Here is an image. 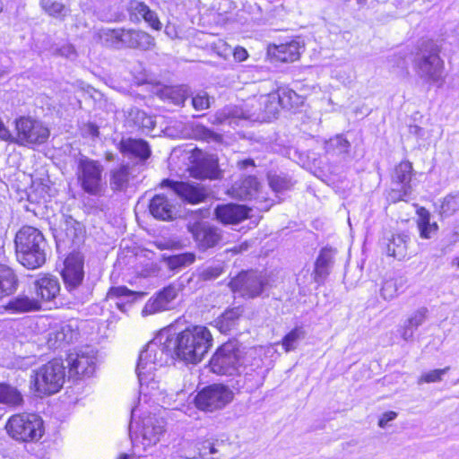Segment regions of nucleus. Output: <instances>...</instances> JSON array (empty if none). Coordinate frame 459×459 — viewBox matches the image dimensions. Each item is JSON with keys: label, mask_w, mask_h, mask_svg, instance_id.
<instances>
[{"label": "nucleus", "mask_w": 459, "mask_h": 459, "mask_svg": "<svg viewBox=\"0 0 459 459\" xmlns=\"http://www.w3.org/2000/svg\"><path fill=\"white\" fill-rule=\"evenodd\" d=\"M212 335L204 325H192L178 333L171 328L160 331L141 351L135 372L139 383L148 380L157 367L178 359L186 363L197 364L212 346Z\"/></svg>", "instance_id": "f257e3e1"}, {"label": "nucleus", "mask_w": 459, "mask_h": 459, "mask_svg": "<svg viewBox=\"0 0 459 459\" xmlns=\"http://www.w3.org/2000/svg\"><path fill=\"white\" fill-rule=\"evenodd\" d=\"M18 262L28 269L41 267L47 260L48 242L43 233L32 226H22L14 238Z\"/></svg>", "instance_id": "f03ea898"}, {"label": "nucleus", "mask_w": 459, "mask_h": 459, "mask_svg": "<svg viewBox=\"0 0 459 459\" xmlns=\"http://www.w3.org/2000/svg\"><path fill=\"white\" fill-rule=\"evenodd\" d=\"M440 47L433 39H422L419 42L414 57L416 73L426 82L438 86L445 82L444 61L440 56Z\"/></svg>", "instance_id": "7ed1b4c3"}, {"label": "nucleus", "mask_w": 459, "mask_h": 459, "mask_svg": "<svg viewBox=\"0 0 459 459\" xmlns=\"http://www.w3.org/2000/svg\"><path fill=\"white\" fill-rule=\"evenodd\" d=\"M84 257L80 253H71L64 262L61 276L65 290L74 302L84 303L91 295V288L84 284Z\"/></svg>", "instance_id": "20e7f679"}, {"label": "nucleus", "mask_w": 459, "mask_h": 459, "mask_svg": "<svg viewBox=\"0 0 459 459\" xmlns=\"http://www.w3.org/2000/svg\"><path fill=\"white\" fill-rule=\"evenodd\" d=\"M75 176L78 186L85 194L96 197L104 195L107 183L104 166L100 160L80 154L76 159Z\"/></svg>", "instance_id": "39448f33"}, {"label": "nucleus", "mask_w": 459, "mask_h": 459, "mask_svg": "<svg viewBox=\"0 0 459 459\" xmlns=\"http://www.w3.org/2000/svg\"><path fill=\"white\" fill-rule=\"evenodd\" d=\"M228 287L244 299L265 298L272 287L269 276L264 272L255 270L241 271L230 278Z\"/></svg>", "instance_id": "423d86ee"}, {"label": "nucleus", "mask_w": 459, "mask_h": 459, "mask_svg": "<svg viewBox=\"0 0 459 459\" xmlns=\"http://www.w3.org/2000/svg\"><path fill=\"white\" fill-rule=\"evenodd\" d=\"M245 347L237 339H231L221 345L210 359L211 370L221 376H233L238 373L243 364Z\"/></svg>", "instance_id": "0eeeda50"}, {"label": "nucleus", "mask_w": 459, "mask_h": 459, "mask_svg": "<svg viewBox=\"0 0 459 459\" xmlns=\"http://www.w3.org/2000/svg\"><path fill=\"white\" fill-rule=\"evenodd\" d=\"M65 368L60 359H53L33 371L31 384L39 394L50 395L57 393L63 386Z\"/></svg>", "instance_id": "6e6552de"}, {"label": "nucleus", "mask_w": 459, "mask_h": 459, "mask_svg": "<svg viewBox=\"0 0 459 459\" xmlns=\"http://www.w3.org/2000/svg\"><path fill=\"white\" fill-rule=\"evenodd\" d=\"M5 428L10 437L22 442L38 441L44 433L43 420L36 413L13 415Z\"/></svg>", "instance_id": "1a4fd4ad"}, {"label": "nucleus", "mask_w": 459, "mask_h": 459, "mask_svg": "<svg viewBox=\"0 0 459 459\" xmlns=\"http://www.w3.org/2000/svg\"><path fill=\"white\" fill-rule=\"evenodd\" d=\"M15 143L22 146L41 145L50 134L49 129L42 122L30 117L15 119Z\"/></svg>", "instance_id": "9d476101"}, {"label": "nucleus", "mask_w": 459, "mask_h": 459, "mask_svg": "<svg viewBox=\"0 0 459 459\" xmlns=\"http://www.w3.org/2000/svg\"><path fill=\"white\" fill-rule=\"evenodd\" d=\"M233 398L231 390L222 384H212L202 388L194 398L201 411H214L224 408Z\"/></svg>", "instance_id": "9b49d317"}, {"label": "nucleus", "mask_w": 459, "mask_h": 459, "mask_svg": "<svg viewBox=\"0 0 459 459\" xmlns=\"http://www.w3.org/2000/svg\"><path fill=\"white\" fill-rule=\"evenodd\" d=\"M412 173V164L409 161H402L395 166L391 177L388 200L392 203L408 201L414 188V184L411 180Z\"/></svg>", "instance_id": "f8f14e48"}, {"label": "nucleus", "mask_w": 459, "mask_h": 459, "mask_svg": "<svg viewBox=\"0 0 459 459\" xmlns=\"http://www.w3.org/2000/svg\"><path fill=\"white\" fill-rule=\"evenodd\" d=\"M97 351L91 346H84L67 356L69 377H91L96 368Z\"/></svg>", "instance_id": "ddd939ff"}, {"label": "nucleus", "mask_w": 459, "mask_h": 459, "mask_svg": "<svg viewBox=\"0 0 459 459\" xmlns=\"http://www.w3.org/2000/svg\"><path fill=\"white\" fill-rule=\"evenodd\" d=\"M85 233L84 226L70 215L62 214L57 228L53 229V236L56 246L77 245L83 239Z\"/></svg>", "instance_id": "4468645a"}, {"label": "nucleus", "mask_w": 459, "mask_h": 459, "mask_svg": "<svg viewBox=\"0 0 459 459\" xmlns=\"http://www.w3.org/2000/svg\"><path fill=\"white\" fill-rule=\"evenodd\" d=\"M188 230L199 252L214 248L222 241L221 230L208 222H195Z\"/></svg>", "instance_id": "2eb2a0df"}, {"label": "nucleus", "mask_w": 459, "mask_h": 459, "mask_svg": "<svg viewBox=\"0 0 459 459\" xmlns=\"http://www.w3.org/2000/svg\"><path fill=\"white\" fill-rule=\"evenodd\" d=\"M161 186L171 189L183 202L196 204L208 197V193L200 184L175 181L169 178L161 182Z\"/></svg>", "instance_id": "dca6fc26"}, {"label": "nucleus", "mask_w": 459, "mask_h": 459, "mask_svg": "<svg viewBox=\"0 0 459 459\" xmlns=\"http://www.w3.org/2000/svg\"><path fill=\"white\" fill-rule=\"evenodd\" d=\"M178 294V288L172 284L162 288L148 299L142 314L147 316L174 308Z\"/></svg>", "instance_id": "f3484780"}, {"label": "nucleus", "mask_w": 459, "mask_h": 459, "mask_svg": "<svg viewBox=\"0 0 459 459\" xmlns=\"http://www.w3.org/2000/svg\"><path fill=\"white\" fill-rule=\"evenodd\" d=\"M337 250L333 247H323L315 261L311 274L314 281L319 286L325 283L335 263Z\"/></svg>", "instance_id": "a211bd4d"}, {"label": "nucleus", "mask_w": 459, "mask_h": 459, "mask_svg": "<svg viewBox=\"0 0 459 459\" xmlns=\"http://www.w3.org/2000/svg\"><path fill=\"white\" fill-rule=\"evenodd\" d=\"M304 45L298 39L281 43L279 45H269L267 53L268 56L274 61L281 63H292L298 60L300 56L301 49Z\"/></svg>", "instance_id": "6ab92c4d"}, {"label": "nucleus", "mask_w": 459, "mask_h": 459, "mask_svg": "<svg viewBox=\"0 0 459 459\" xmlns=\"http://www.w3.org/2000/svg\"><path fill=\"white\" fill-rule=\"evenodd\" d=\"M121 48H134L142 51H148L155 47V39L146 31L141 30L123 28L122 39H120Z\"/></svg>", "instance_id": "aec40b11"}, {"label": "nucleus", "mask_w": 459, "mask_h": 459, "mask_svg": "<svg viewBox=\"0 0 459 459\" xmlns=\"http://www.w3.org/2000/svg\"><path fill=\"white\" fill-rule=\"evenodd\" d=\"M32 290L39 301H51L60 294L61 287L57 277L45 274L33 281Z\"/></svg>", "instance_id": "412c9836"}, {"label": "nucleus", "mask_w": 459, "mask_h": 459, "mask_svg": "<svg viewBox=\"0 0 459 459\" xmlns=\"http://www.w3.org/2000/svg\"><path fill=\"white\" fill-rule=\"evenodd\" d=\"M214 216L223 224H238L248 217V209L235 204H221L214 209Z\"/></svg>", "instance_id": "4be33fe9"}, {"label": "nucleus", "mask_w": 459, "mask_h": 459, "mask_svg": "<svg viewBox=\"0 0 459 459\" xmlns=\"http://www.w3.org/2000/svg\"><path fill=\"white\" fill-rule=\"evenodd\" d=\"M190 174L193 178L199 179L218 178L221 174L218 159L214 155L203 156L191 166Z\"/></svg>", "instance_id": "5701e85b"}, {"label": "nucleus", "mask_w": 459, "mask_h": 459, "mask_svg": "<svg viewBox=\"0 0 459 459\" xmlns=\"http://www.w3.org/2000/svg\"><path fill=\"white\" fill-rule=\"evenodd\" d=\"M119 151L125 156L137 159L140 161L146 160L151 156V148L148 143L143 139H122L118 144Z\"/></svg>", "instance_id": "b1692460"}, {"label": "nucleus", "mask_w": 459, "mask_h": 459, "mask_svg": "<svg viewBox=\"0 0 459 459\" xmlns=\"http://www.w3.org/2000/svg\"><path fill=\"white\" fill-rule=\"evenodd\" d=\"M244 312L243 306L229 307L214 320L215 326L221 333H230L232 330L237 329Z\"/></svg>", "instance_id": "393cba45"}, {"label": "nucleus", "mask_w": 459, "mask_h": 459, "mask_svg": "<svg viewBox=\"0 0 459 459\" xmlns=\"http://www.w3.org/2000/svg\"><path fill=\"white\" fill-rule=\"evenodd\" d=\"M150 213L157 220L172 221L175 214V206L164 195H154L149 203Z\"/></svg>", "instance_id": "a878e982"}, {"label": "nucleus", "mask_w": 459, "mask_h": 459, "mask_svg": "<svg viewBox=\"0 0 459 459\" xmlns=\"http://www.w3.org/2000/svg\"><path fill=\"white\" fill-rule=\"evenodd\" d=\"M134 178L128 164H121L109 171V186L115 192H126Z\"/></svg>", "instance_id": "bb28decb"}, {"label": "nucleus", "mask_w": 459, "mask_h": 459, "mask_svg": "<svg viewBox=\"0 0 459 459\" xmlns=\"http://www.w3.org/2000/svg\"><path fill=\"white\" fill-rule=\"evenodd\" d=\"M164 432V421L155 416H148L142 420L141 435L146 445H154Z\"/></svg>", "instance_id": "cd10ccee"}, {"label": "nucleus", "mask_w": 459, "mask_h": 459, "mask_svg": "<svg viewBox=\"0 0 459 459\" xmlns=\"http://www.w3.org/2000/svg\"><path fill=\"white\" fill-rule=\"evenodd\" d=\"M0 403L10 409L18 410L24 406L25 400L16 386L6 382H0Z\"/></svg>", "instance_id": "c85d7f7f"}, {"label": "nucleus", "mask_w": 459, "mask_h": 459, "mask_svg": "<svg viewBox=\"0 0 459 459\" xmlns=\"http://www.w3.org/2000/svg\"><path fill=\"white\" fill-rule=\"evenodd\" d=\"M4 308L13 314H22L38 311L41 308V305L38 299L18 295L9 299Z\"/></svg>", "instance_id": "c756f323"}, {"label": "nucleus", "mask_w": 459, "mask_h": 459, "mask_svg": "<svg viewBox=\"0 0 459 459\" xmlns=\"http://www.w3.org/2000/svg\"><path fill=\"white\" fill-rule=\"evenodd\" d=\"M19 286L18 276L14 270L0 264V300L13 294Z\"/></svg>", "instance_id": "7c9ffc66"}, {"label": "nucleus", "mask_w": 459, "mask_h": 459, "mask_svg": "<svg viewBox=\"0 0 459 459\" xmlns=\"http://www.w3.org/2000/svg\"><path fill=\"white\" fill-rule=\"evenodd\" d=\"M260 187V183L255 176H247L232 186V192L237 198L251 200L255 198Z\"/></svg>", "instance_id": "2f4dec72"}, {"label": "nucleus", "mask_w": 459, "mask_h": 459, "mask_svg": "<svg viewBox=\"0 0 459 459\" xmlns=\"http://www.w3.org/2000/svg\"><path fill=\"white\" fill-rule=\"evenodd\" d=\"M160 97L174 105H183L190 96L191 91L187 85L165 86L159 91Z\"/></svg>", "instance_id": "473e14b6"}, {"label": "nucleus", "mask_w": 459, "mask_h": 459, "mask_svg": "<svg viewBox=\"0 0 459 459\" xmlns=\"http://www.w3.org/2000/svg\"><path fill=\"white\" fill-rule=\"evenodd\" d=\"M196 260L194 252H184L177 255H163L162 261L169 271L179 272L193 264Z\"/></svg>", "instance_id": "72a5a7b5"}, {"label": "nucleus", "mask_w": 459, "mask_h": 459, "mask_svg": "<svg viewBox=\"0 0 459 459\" xmlns=\"http://www.w3.org/2000/svg\"><path fill=\"white\" fill-rule=\"evenodd\" d=\"M126 121L129 125H133L135 127L141 128L143 131H151L155 127L156 122L152 116H149L143 110L134 107L131 108L127 112Z\"/></svg>", "instance_id": "f704fd0d"}, {"label": "nucleus", "mask_w": 459, "mask_h": 459, "mask_svg": "<svg viewBox=\"0 0 459 459\" xmlns=\"http://www.w3.org/2000/svg\"><path fill=\"white\" fill-rule=\"evenodd\" d=\"M409 240L410 238L407 234H393L386 243L387 255L398 260L403 259L407 255V243Z\"/></svg>", "instance_id": "c9c22d12"}, {"label": "nucleus", "mask_w": 459, "mask_h": 459, "mask_svg": "<svg viewBox=\"0 0 459 459\" xmlns=\"http://www.w3.org/2000/svg\"><path fill=\"white\" fill-rule=\"evenodd\" d=\"M241 117L242 109L236 106H226L215 113L212 121L213 124L232 126L237 125L238 119Z\"/></svg>", "instance_id": "e433bc0d"}, {"label": "nucleus", "mask_w": 459, "mask_h": 459, "mask_svg": "<svg viewBox=\"0 0 459 459\" xmlns=\"http://www.w3.org/2000/svg\"><path fill=\"white\" fill-rule=\"evenodd\" d=\"M406 282V279L402 276L385 280L380 290L381 296L384 299H393L404 291Z\"/></svg>", "instance_id": "4c0bfd02"}, {"label": "nucleus", "mask_w": 459, "mask_h": 459, "mask_svg": "<svg viewBox=\"0 0 459 459\" xmlns=\"http://www.w3.org/2000/svg\"><path fill=\"white\" fill-rule=\"evenodd\" d=\"M350 148V142L342 134H337L325 143V152L332 156L346 155Z\"/></svg>", "instance_id": "58836bf2"}, {"label": "nucleus", "mask_w": 459, "mask_h": 459, "mask_svg": "<svg viewBox=\"0 0 459 459\" xmlns=\"http://www.w3.org/2000/svg\"><path fill=\"white\" fill-rule=\"evenodd\" d=\"M224 273L225 265L223 263H218L199 266L195 271V276L199 281H211L218 279Z\"/></svg>", "instance_id": "ea45409f"}, {"label": "nucleus", "mask_w": 459, "mask_h": 459, "mask_svg": "<svg viewBox=\"0 0 459 459\" xmlns=\"http://www.w3.org/2000/svg\"><path fill=\"white\" fill-rule=\"evenodd\" d=\"M123 28L102 29L100 31V39L106 47L121 49Z\"/></svg>", "instance_id": "a19ab883"}, {"label": "nucleus", "mask_w": 459, "mask_h": 459, "mask_svg": "<svg viewBox=\"0 0 459 459\" xmlns=\"http://www.w3.org/2000/svg\"><path fill=\"white\" fill-rule=\"evenodd\" d=\"M262 104L264 105V119L271 120L277 117V115L281 108L278 100L279 97L275 96L274 93H271L267 96L262 97Z\"/></svg>", "instance_id": "79ce46f5"}, {"label": "nucleus", "mask_w": 459, "mask_h": 459, "mask_svg": "<svg viewBox=\"0 0 459 459\" xmlns=\"http://www.w3.org/2000/svg\"><path fill=\"white\" fill-rule=\"evenodd\" d=\"M268 182L270 187L275 193H283L292 187L290 178L285 174H268Z\"/></svg>", "instance_id": "37998d69"}, {"label": "nucleus", "mask_w": 459, "mask_h": 459, "mask_svg": "<svg viewBox=\"0 0 459 459\" xmlns=\"http://www.w3.org/2000/svg\"><path fill=\"white\" fill-rule=\"evenodd\" d=\"M42 8L51 16L55 18L64 19L69 10L59 2H53L51 0H40Z\"/></svg>", "instance_id": "c03bdc74"}, {"label": "nucleus", "mask_w": 459, "mask_h": 459, "mask_svg": "<svg viewBox=\"0 0 459 459\" xmlns=\"http://www.w3.org/2000/svg\"><path fill=\"white\" fill-rule=\"evenodd\" d=\"M178 456L185 459H196L200 455V449L196 441L185 440L177 450Z\"/></svg>", "instance_id": "a18cd8bd"}, {"label": "nucleus", "mask_w": 459, "mask_h": 459, "mask_svg": "<svg viewBox=\"0 0 459 459\" xmlns=\"http://www.w3.org/2000/svg\"><path fill=\"white\" fill-rule=\"evenodd\" d=\"M459 210V192L447 195L440 206V213L442 216H451Z\"/></svg>", "instance_id": "49530a36"}, {"label": "nucleus", "mask_w": 459, "mask_h": 459, "mask_svg": "<svg viewBox=\"0 0 459 459\" xmlns=\"http://www.w3.org/2000/svg\"><path fill=\"white\" fill-rule=\"evenodd\" d=\"M149 8L150 7L143 2L131 0L127 7L130 21L140 22L144 15L147 14Z\"/></svg>", "instance_id": "de8ad7c7"}, {"label": "nucleus", "mask_w": 459, "mask_h": 459, "mask_svg": "<svg viewBox=\"0 0 459 459\" xmlns=\"http://www.w3.org/2000/svg\"><path fill=\"white\" fill-rule=\"evenodd\" d=\"M305 333L301 327H295L282 339V346L286 351L296 349L299 342L303 339Z\"/></svg>", "instance_id": "09e8293b"}, {"label": "nucleus", "mask_w": 459, "mask_h": 459, "mask_svg": "<svg viewBox=\"0 0 459 459\" xmlns=\"http://www.w3.org/2000/svg\"><path fill=\"white\" fill-rule=\"evenodd\" d=\"M194 133L196 138L207 143H221L222 140L221 134L202 125L196 126Z\"/></svg>", "instance_id": "8fccbe9b"}, {"label": "nucleus", "mask_w": 459, "mask_h": 459, "mask_svg": "<svg viewBox=\"0 0 459 459\" xmlns=\"http://www.w3.org/2000/svg\"><path fill=\"white\" fill-rule=\"evenodd\" d=\"M429 309L425 307H421L414 311L411 316L405 321L411 327L418 329L428 318Z\"/></svg>", "instance_id": "3c124183"}, {"label": "nucleus", "mask_w": 459, "mask_h": 459, "mask_svg": "<svg viewBox=\"0 0 459 459\" xmlns=\"http://www.w3.org/2000/svg\"><path fill=\"white\" fill-rule=\"evenodd\" d=\"M449 369H450L449 367H446L442 369L430 370V371L421 375V377L418 380V384L420 385L422 383L439 382L442 380V376L446 374L449 371Z\"/></svg>", "instance_id": "603ef678"}, {"label": "nucleus", "mask_w": 459, "mask_h": 459, "mask_svg": "<svg viewBox=\"0 0 459 459\" xmlns=\"http://www.w3.org/2000/svg\"><path fill=\"white\" fill-rule=\"evenodd\" d=\"M275 96L279 97V103L281 108H291V96L295 97V91L289 88H280L276 92H273Z\"/></svg>", "instance_id": "864d4df0"}, {"label": "nucleus", "mask_w": 459, "mask_h": 459, "mask_svg": "<svg viewBox=\"0 0 459 459\" xmlns=\"http://www.w3.org/2000/svg\"><path fill=\"white\" fill-rule=\"evenodd\" d=\"M78 333L74 331L70 325L62 326L56 333V341L59 342L70 343L77 338Z\"/></svg>", "instance_id": "5fc2aeb1"}, {"label": "nucleus", "mask_w": 459, "mask_h": 459, "mask_svg": "<svg viewBox=\"0 0 459 459\" xmlns=\"http://www.w3.org/2000/svg\"><path fill=\"white\" fill-rule=\"evenodd\" d=\"M420 230V235L423 238H430L432 229L430 228L429 213L425 212L424 214L420 215V220L418 223Z\"/></svg>", "instance_id": "6e6d98bb"}, {"label": "nucleus", "mask_w": 459, "mask_h": 459, "mask_svg": "<svg viewBox=\"0 0 459 459\" xmlns=\"http://www.w3.org/2000/svg\"><path fill=\"white\" fill-rule=\"evenodd\" d=\"M192 105L196 110H204L210 107L209 96L203 91L192 98Z\"/></svg>", "instance_id": "4d7b16f0"}, {"label": "nucleus", "mask_w": 459, "mask_h": 459, "mask_svg": "<svg viewBox=\"0 0 459 459\" xmlns=\"http://www.w3.org/2000/svg\"><path fill=\"white\" fill-rule=\"evenodd\" d=\"M143 20L154 30H160L162 29V23L160 22L156 12L149 8L147 14L144 15Z\"/></svg>", "instance_id": "13d9d810"}, {"label": "nucleus", "mask_w": 459, "mask_h": 459, "mask_svg": "<svg viewBox=\"0 0 459 459\" xmlns=\"http://www.w3.org/2000/svg\"><path fill=\"white\" fill-rule=\"evenodd\" d=\"M133 291L128 290L125 286H119V287H112L108 292V296L109 298H122V297H131L133 296Z\"/></svg>", "instance_id": "bf43d9fd"}, {"label": "nucleus", "mask_w": 459, "mask_h": 459, "mask_svg": "<svg viewBox=\"0 0 459 459\" xmlns=\"http://www.w3.org/2000/svg\"><path fill=\"white\" fill-rule=\"evenodd\" d=\"M87 206L91 210V212L94 214L98 213L99 212H105L108 210V205L103 201H100L99 199L89 200Z\"/></svg>", "instance_id": "052dcab7"}, {"label": "nucleus", "mask_w": 459, "mask_h": 459, "mask_svg": "<svg viewBox=\"0 0 459 459\" xmlns=\"http://www.w3.org/2000/svg\"><path fill=\"white\" fill-rule=\"evenodd\" d=\"M16 135L13 136L4 124L0 120V139L6 142L15 143Z\"/></svg>", "instance_id": "680f3d73"}, {"label": "nucleus", "mask_w": 459, "mask_h": 459, "mask_svg": "<svg viewBox=\"0 0 459 459\" xmlns=\"http://www.w3.org/2000/svg\"><path fill=\"white\" fill-rule=\"evenodd\" d=\"M397 417V413L394 411H386L383 413L381 418L378 420V426L380 428H385L389 421L394 420Z\"/></svg>", "instance_id": "e2e57ef3"}, {"label": "nucleus", "mask_w": 459, "mask_h": 459, "mask_svg": "<svg viewBox=\"0 0 459 459\" xmlns=\"http://www.w3.org/2000/svg\"><path fill=\"white\" fill-rule=\"evenodd\" d=\"M234 59L238 62L245 61L248 57L247 51L242 47H237L233 52Z\"/></svg>", "instance_id": "0e129e2a"}, {"label": "nucleus", "mask_w": 459, "mask_h": 459, "mask_svg": "<svg viewBox=\"0 0 459 459\" xmlns=\"http://www.w3.org/2000/svg\"><path fill=\"white\" fill-rule=\"evenodd\" d=\"M414 329L413 327H411L407 323H404V325L403 327L401 336L404 341H410L412 340L413 334H414Z\"/></svg>", "instance_id": "69168bd1"}, {"label": "nucleus", "mask_w": 459, "mask_h": 459, "mask_svg": "<svg viewBox=\"0 0 459 459\" xmlns=\"http://www.w3.org/2000/svg\"><path fill=\"white\" fill-rule=\"evenodd\" d=\"M238 168L239 169H247L248 168H255V162L252 159H246L238 162Z\"/></svg>", "instance_id": "338daca9"}, {"label": "nucleus", "mask_w": 459, "mask_h": 459, "mask_svg": "<svg viewBox=\"0 0 459 459\" xmlns=\"http://www.w3.org/2000/svg\"><path fill=\"white\" fill-rule=\"evenodd\" d=\"M60 53L62 56H65L66 57H72L75 55V49L73 46L67 45L60 48Z\"/></svg>", "instance_id": "774afa93"}]
</instances>
